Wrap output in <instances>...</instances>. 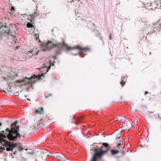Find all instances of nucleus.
Here are the masks:
<instances>
[{
  "label": "nucleus",
  "mask_w": 161,
  "mask_h": 161,
  "mask_svg": "<svg viewBox=\"0 0 161 161\" xmlns=\"http://www.w3.org/2000/svg\"><path fill=\"white\" fill-rule=\"evenodd\" d=\"M19 129V127L16 125V123H12L11 130L8 128H7L5 135H2L3 140L5 143V146L7 147L6 150L7 151H12L13 148L16 146V144H11L4 138L7 137L9 140H15L18 137H20L21 135L18 133Z\"/></svg>",
  "instance_id": "nucleus-1"
},
{
  "label": "nucleus",
  "mask_w": 161,
  "mask_h": 161,
  "mask_svg": "<svg viewBox=\"0 0 161 161\" xmlns=\"http://www.w3.org/2000/svg\"><path fill=\"white\" fill-rule=\"evenodd\" d=\"M51 41H49L47 43H43L42 44V46L45 47V49H43V50L44 51L49 50L52 48L55 47H57L60 50H62L64 47H65L67 49L69 50L78 49L80 50V52L75 55H76L79 54L80 56L81 57H82L81 56V55L83 53V51H89L90 50V49L88 47H82L80 46H77L74 47H70L65 43L64 40L62 43H58L56 44H53L52 45H50L51 44Z\"/></svg>",
  "instance_id": "nucleus-2"
},
{
  "label": "nucleus",
  "mask_w": 161,
  "mask_h": 161,
  "mask_svg": "<svg viewBox=\"0 0 161 161\" xmlns=\"http://www.w3.org/2000/svg\"><path fill=\"white\" fill-rule=\"evenodd\" d=\"M103 146L99 148L93 147L91 150L95 152L91 161H99L103 156L105 154L111 149V147L107 143L103 142Z\"/></svg>",
  "instance_id": "nucleus-3"
},
{
  "label": "nucleus",
  "mask_w": 161,
  "mask_h": 161,
  "mask_svg": "<svg viewBox=\"0 0 161 161\" xmlns=\"http://www.w3.org/2000/svg\"><path fill=\"white\" fill-rule=\"evenodd\" d=\"M53 157L59 160H60L62 161H69V160H66L64 159V156L61 153H56L54 154Z\"/></svg>",
  "instance_id": "nucleus-4"
},
{
  "label": "nucleus",
  "mask_w": 161,
  "mask_h": 161,
  "mask_svg": "<svg viewBox=\"0 0 161 161\" xmlns=\"http://www.w3.org/2000/svg\"><path fill=\"white\" fill-rule=\"evenodd\" d=\"M149 3H148V5H149L148 4ZM161 3H158L157 4L156 3H149L150 6L148 8V9L151 10H154L156 8H161Z\"/></svg>",
  "instance_id": "nucleus-5"
},
{
  "label": "nucleus",
  "mask_w": 161,
  "mask_h": 161,
  "mask_svg": "<svg viewBox=\"0 0 161 161\" xmlns=\"http://www.w3.org/2000/svg\"><path fill=\"white\" fill-rule=\"evenodd\" d=\"M126 122V123H125V122H123L122 126L124 129V130L126 129L129 130V128L131 127V125L130 121L129 120Z\"/></svg>",
  "instance_id": "nucleus-6"
},
{
  "label": "nucleus",
  "mask_w": 161,
  "mask_h": 161,
  "mask_svg": "<svg viewBox=\"0 0 161 161\" xmlns=\"http://www.w3.org/2000/svg\"><path fill=\"white\" fill-rule=\"evenodd\" d=\"M153 27V31H154L156 32L157 31H159L160 28H161V24L157 22L155 24H154Z\"/></svg>",
  "instance_id": "nucleus-7"
},
{
  "label": "nucleus",
  "mask_w": 161,
  "mask_h": 161,
  "mask_svg": "<svg viewBox=\"0 0 161 161\" xmlns=\"http://www.w3.org/2000/svg\"><path fill=\"white\" fill-rule=\"evenodd\" d=\"M38 13L37 12H35L34 13V14H29L30 16V18H29V19H30V21L31 23H32L33 22V19L35 17H36L38 15Z\"/></svg>",
  "instance_id": "nucleus-8"
},
{
  "label": "nucleus",
  "mask_w": 161,
  "mask_h": 161,
  "mask_svg": "<svg viewBox=\"0 0 161 161\" xmlns=\"http://www.w3.org/2000/svg\"><path fill=\"white\" fill-rule=\"evenodd\" d=\"M35 112L37 114H43V108L42 107H40L35 110Z\"/></svg>",
  "instance_id": "nucleus-9"
},
{
  "label": "nucleus",
  "mask_w": 161,
  "mask_h": 161,
  "mask_svg": "<svg viewBox=\"0 0 161 161\" xmlns=\"http://www.w3.org/2000/svg\"><path fill=\"white\" fill-rule=\"evenodd\" d=\"M111 154L112 155H114L118 153L119 151L118 150H111Z\"/></svg>",
  "instance_id": "nucleus-10"
},
{
  "label": "nucleus",
  "mask_w": 161,
  "mask_h": 161,
  "mask_svg": "<svg viewBox=\"0 0 161 161\" xmlns=\"http://www.w3.org/2000/svg\"><path fill=\"white\" fill-rule=\"evenodd\" d=\"M15 9L13 7H11V8L9 10V11H8L9 12V13L10 14H13V13L15 12Z\"/></svg>",
  "instance_id": "nucleus-11"
},
{
  "label": "nucleus",
  "mask_w": 161,
  "mask_h": 161,
  "mask_svg": "<svg viewBox=\"0 0 161 161\" xmlns=\"http://www.w3.org/2000/svg\"><path fill=\"white\" fill-rule=\"evenodd\" d=\"M120 143H118L117 146V147L119 149H120L121 148L122 146L123 145V143L122 142H121V140H120Z\"/></svg>",
  "instance_id": "nucleus-12"
},
{
  "label": "nucleus",
  "mask_w": 161,
  "mask_h": 161,
  "mask_svg": "<svg viewBox=\"0 0 161 161\" xmlns=\"http://www.w3.org/2000/svg\"><path fill=\"white\" fill-rule=\"evenodd\" d=\"M31 23H29L28 22L27 24V26L28 28H34V26ZM32 24L33 23L32 22Z\"/></svg>",
  "instance_id": "nucleus-13"
},
{
  "label": "nucleus",
  "mask_w": 161,
  "mask_h": 161,
  "mask_svg": "<svg viewBox=\"0 0 161 161\" xmlns=\"http://www.w3.org/2000/svg\"><path fill=\"white\" fill-rule=\"evenodd\" d=\"M34 36H35V38L36 39V40H38V42H41V41H40V40L39 39V33L34 34Z\"/></svg>",
  "instance_id": "nucleus-14"
},
{
  "label": "nucleus",
  "mask_w": 161,
  "mask_h": 161,
  "mask_svg": "<svg viewBox=\"0 0 161 161\" xmlns=\"http://www.w3.org/2000/svg\"><path fill=\"white\" fill-rule=\"evenodd\" d=\"M6 26H2L0 28V31H3L4 32H6L7 31L6 30V29H5V30L4 31V28L6 29Z\"/></svg>",
  "instance_id": "nucleus-15"
},
{
  "label": "nucleus",
  "mask_w": 161,
  "mask_h": 161,
  "mask_svg": "<svg viewBox=\"0 0 161 161\" xmlns=\"http://www.w3.org/2000/svg\"><path fill=\"white\" fill-rule=\"evenodd\" d=\"M32 52L33 51H29L27 52L26 54L28 55H29L30 56H32L33 55V53H32Z\"/></svg>",
  "instance_id": "nucleus-16"
},
{
  "label": "nucleus",
  "mask_w": 161,
  "mask_h": 161,
  "mask_svg": "<svg viewBox=\"0 0 161 161\" xmlns=\"http://www.w3.org/2000/svg\"><path fill=\"white\" fill-rule=\"evenodd\" d=\"M125 117H120L118 118V119L116 121H117L118 120H120V121L123 120V119H124V120H125Z\"/></svg>",
  "instance_id": "nucleus-17"
},
{
  "label": "nucleus",
  "mask_w": 161,
  "mask_h": 161,
  "mask_svg": "<svg viewBox=\"0 0 161 161\" xmlns=\"http://www.w3.org/2000/svg\"><path fill=\"white\" fill-rule=\"evenodd\" d=\"M125 81H124L123 80H122L121 81V82H120V84L121 85L122 87H123L124 86V85L125 84Z\"/></svg>",
  "instance_id": "nucleus-18"
},
{
  "label": "nucleus",
  "mask_w": 161,
  "mask_h": 161,
  "mask_svg": "<svg viewBox=\"0 0 161 161\" xmlns=\"http://www.w3.org/2000/svg\"><path fill=\"white\" fill-rule=\"evenodd\" d=\"M24 149L22 147L20 146L19 148V151L21 152L22 151V150Z\"/></svg>",
  "instance_id": "nucleus-19"
},
{
  "label": "nucleus",
  "mask_w": 161,
  "mask_h": 161,
  "mask_svg": "<svg viewBox=\"0 0 161 161\" xmlns=\"http://www.w3.org/2000/svg\"><path fill=\"white\" fill-rule=\"evenodd\" d=\"M28 154H33L34 153L33 151L32 150L31 151V152H28Z\"/></svg>",
  "instance_id": "nucleus-20"
},
{
  "label": "nucleus",
  "mask_w": 161,
  "mask_h": 161,
  "mask_svg": "<svg viewBox=\"0 0 161 161\" xmlns=\"http://www.w3.org/2000/svg\"><path fill=\"white\" fill-rule=\"evenodd\" d=\"M153 113V112H149V113H148V116H151V114H152V113Z\"/></svg>",
  "instance_id": "nucleus-21"
},
{
  "label": "nucleus",
  "mask_w": 161,
  "mask_h": 161,
  "mask_svg": "<svg viewBox=\"0 0 161 161\" xmlns=\"http://www.w3.org/2000/svg\"><path fill=\"white\" fill-rule=\"evenodd\" d=\"M111 35H112V34L111 33L109 36V39L110 40L112 39Z\"/></svg>",
  "instance_id": "nucleus-22"
},
{
  "label": "nucleus",
  "mask_w": 161,
  "mask_h": 161,
  "mask_svg": "<svg viewBox=\"0 0 161 161\" xmlns=\"http://www.w3.org/2000/svg\"><path fill=\"white\" fill-rule=\"evenodd\" d=\"M19 46H16L14 48L15 50L19 48Z\"/></svg>",
  "instance_id": "nucleus-23"
},
{
  "label": "nucleus",
  "mask_w": 161,
  "mask_h": 161,
  "mask_svg": "<svg viewBox=\"0 0 161 161\" xmlns=\"http://www.w3.org/2000/svg\"><path fill=\"white\" fill-rule=\"evenodd\" d=\"M52 96V94H49L47 96H46L45 97L46 98H47L48 97H49V96Z\"/></svg>",
  "instance_id": "nucleus-24"
},
{
  "label": "nucleus",
  "mask_w": 161,
  "mask_h": 161,
  "mask_svg": "<svg viewBox=\"0 0 161 161\" xmlns=\"http://www.w3.org/2000/svg\"><path fill=\"white\" fill-rule=\"evenodd\" d=\"M50 66L48 67H47V72H48V70H49V69H50Z\"/></svg>",
  "instance_id": "nucleus-25"
},
{
  "label": "nucleus",
  "mask_w": 161,
  "mask_h": 161,
  "mask_svg": "<svg viewBox=\"0 0 161 161\" xmlns=\"http://www.w3.org/2000/svg\"><path fill=\"white\" fill-rule=\"evenodd\" d=\"M43 153L44 154V156H46V155H47V157H48L49 156L48 155H47L46 153L45 152V153Z\"/></svg>",
  "instance_id": "nucleus-26"
},
{
  "label": "nucleus",
  "mask_w": 161,
  "mask_h": 161,
  "mask_svg": "<svg viewBox=\"0 0 161 161\" xmlns=\"http://www.w3.org/2000/svg\"><path fill=\"white\" fill-rule=\"evenodd\" d=\"M148 93V92L147 91H146L145 92V95H146L147 94V93Z\"/></svg>",
  "instance_id": "nucleus-27"
},
{
  "label": "nucleus",
  "mask_w": 161,
  "mask_h": 161,
  "mask_svg": "<svg viewBox=\"0 0 161 161\" xmlns=\"http://www.w3.org/2000/svg\"><path fill=\"white\" fill-rule=\"evenodd\" d=\"M38 126V125H33V126H34V127L35 128H36L37 127V126Z\"/></svg>",
  "instance_id": "nucleus-28"
},
{
  "label": "nucleus",
  "mask_w": 161,
  "mask_h": 161,
  "mask_svg": "<svg viewBox=\"0 0 161 161\" xmlns=\"http://www.w3.org/2000/svg\"><path fill=\"white\" fill-rule=\"evenodd\" d=\"M78 122H77V123H76L77 124H78L80 123V122H79V121H80V119H78Z\"/></svg>",
  "instance_id": "nucleus-29"
},
{
  "label": "nucleus",
  "mask_w": 161,
  "mask_h": 161,
  "mask_svg": "<svg viewBox=\"0 0 161 161\" xmlns=\"http://www.w3.org/2000/svg\"><path fill=\"white\" fill-rule=\"evenodd\" d=\"M34 79V77L33 76H32L31 77V79Z\"/></svg>",
  "instance_id": "nucleus-30"
},
{
  "label": "nucleus",
  "mask_w": 161,
  "mask_h": 161,
  "mask_svg": "<svg viewBox=\"0 0 161 161\" xmlns=\"http://www.w3.org/2000/svg\"><path fill=\"white\" fill-rule=\"evenodd\" d=\"M75 1L77 2H80V0H75Z\"/></svg>",
  "instance_id": "nucleus-31"
},
{
  "label": "nucleus",
  "mask_w": 161,
  "mask_h": 161,
  "mask_svg": "<svg viewBox=\"0 0 161 161\" xmlns=\"http://www.w3.org/2000/svg\"><path fill=\"white\" fill-rule=\"evenodd\" d=\"M38 53H39V51H37V52H36V55H37Z\"/></svg>",
  "instance_id": "nucleus-32"
},
{
  "label": "nucleus",
  "mask_w": 161,
  "mask_h": 161,
  "mask_svg": "<svg viewBox=\"0 0 161 161\" xmlns=\"http://www.w3.org/2000/svg\"><path fill=\"white\" fill-rule=\"evenodd\" d=\"M2 125V124L1 123H0V126H1Z\"/></svg>",
  "instance_id": "nucleus-33"
},
{
  "label": "nucleus",
  "mask_w": 161,
  "mask_h": 161,
  "mask_svg": "<svg viewBox=\"0 0 161 161\" xmlns=\"http://www.w3.org/2000/svg\"><path fill=\"white\" fill-rule=\"evenodd\" d=\"M124 153V152L123 151H122V153Z\"/></svg>",
  "instance_id": "nucleus-34"
},
{
  "label": "nucleus",
  "mask_w": 161,
  "mask_h": 161,
  "mask_svg": "<svg viewBox=\"0 0 161 161\" xmlns=\"http://www.w3.org/2000/svg\"><path fill=\"white\" fill-rule=\"evenodd\" d=\"M140 146H141V147H142V145H140Z\"/></svg>",
  "instance_id": "nucleus-35"
},
{
  "label": "nucleus",
  "mask_w": 161,
  "mask_h": 161,
  "mask_svg": "<svg viewBox=\"0 0 161 161\" xmlns=\"http://www.w3.org/2000/svg\"><path fill=\"white\" fill-rule=\"evenodd\" d=\"M15 152H16V151H15V152L14 153L15 154Z\"/></svg>",
  "instance_id": "nucleus-36"
},
{
  "label": "nucleus",
  "mask_w": 161,
  "mask_h": 161,
  "mask_svg": "<svg viewBox=\"0 0 161 161\" xmlns=\"http://www.w3.org/2000/svg\"><path fill=\"white\" fill-rule=\"evenodd\" d=\"M158 117H159V114H158Z\"/></svg>",
  "instance_id": "nucleus-37"
},
{
  "label": "nucleus",
  "mask_w": 161,
  "mask_h": 161,
  "mask_svg": "<svg viewBox=\"0 0 161 161\" xmlns=\"http://www.w3.org/2000/svg\"><path fill=\"white\" fill-rule=\"evenodd\" d=\"M27 100H30V99H28V98H27Z\"/></svg>",
  "instance_id": "nucleus-38"
},
{
  "label": "nucleus",
  "mask_w": 161,
  "mask_h": 161,
  "mask_svg": "<svg viewBox=\"0 0 161 161\" xmlns=\"http://www.w3.org/2000/svg\"><path fill=\"white\" fill-rule=\"evenodd\" d=\"M74 1H71V2H74Z\"/></svg>",
  "instance_id": "nucleus-39"
},
{
  "label": "nucleus",
  "mask_w": 161,
  "mask_h": 161,
  "mask_svg": "<svg viewBox=\"0 0 161 161\" xmlns=\"http://www.w3.org/2000/svg\"><path fill=\"white\" fill-rule=\"evenodd\" d=\"M119 139H120V137H119Z\"/></svg>",
  "instance_id": "nucleus-40"
},
{
  "label": "nucleus",
  "mask_w": 161,
  "mask_h": 161,
  "mask_svg": "<svg viewBox=\"0 0 161 161\" xmlns=\"http://www.w3.org/2000/svg\"><path fill=\"white\" fill-rule=\"evenodd\" d=\"M25 150H27V149H25Z\"/></svg>",
  "instance_id": "nucleus-41"
},
{
  "label": "nucleus",
  "mask_w": 161,
  "mask_h": 161,
  "mask_svg": "<svg viewBox=\"0 0 161 161\" xmlns=\"http://www.w3.org/2000/svg\"><path fill=\"white\" fill-rule=\"evenodd\" d=\"M151 54V52H150V54Z\"/></svg>",
  "instance_id": "nucleus-42"
},
{
  "label": "nucleus",
  "mask_w": 161,
  "mask_h": 161,
  "mask_svg": "<svg viewBox=\"0 0 161 161\" xmlns=\"http://www.w3.org/2000/svg\"><path fill=\"white\" fill-rule=\"evenodd\" d=\"M130 109H131V110H132V108H131Z\"/></svg>",
  "instance_id": "nucleus-43"
}]
</instances>
